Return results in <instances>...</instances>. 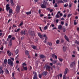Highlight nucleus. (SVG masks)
Masks as SVG:
<instances>
[{
	"label": "nucleus",
	"mask_w": 79,
	"mask_h": 79,
	"mask_svg": "<svg viewBox=\"0 0 79 79\" xmlns=\"http://www.w3.org/2000/svg\"><path fill=\"white\" fill-rule=\"evenodd\" d=\"M8 63L11 66H13V62L10 59H9L8 60Z\"/></svg>",
	"instance_id": "f257e3e1"
},
{
	"label": "nucleus",
	"mask_w": 79,
	"mask_h": 79,
	"mask_svg": "<svg viewBox=\"0 0 79 79\" xmlns=\"http://www.w3.org/2000/svg\"><path fill=\"white\" fill-rule=\"evenodd\" d=\"M77 62L75 61H74L72 62L71 64L70 65V66L71 67H74L76 65Z\"/></svg>",
	"instance_id": "f03ea898"
},
{
	"label": "nucleus",
	"mask_w": 79,
	"mask_h": 79,
	"mask_svg": "<svg viewBox=\"0 0 79 79\" xmlns=\"http://www.w3.org/2000/svg\"><path fill=\"white\" fill-rule=\"evenodd\" d=\"M33 74L34 75L33 79H38L37 77V73L35 72H33Z\"/></svg>",
	"instance_id": "7ed1b4c3"
},
{
	"label": "nucleus",
	"mask_w": 79,
	"mask_h": 79,
	"mask_svg": "<svg viewBox=\"0 0 79 79\" xmlns=\"http://www.w3.org/2000/svg\"><path fill=\"white\" fill-rule=\"evenodd\" d=\"M9 6L10 5L9 4H7L6 5V9L7 11H8L10 9V7H9Z\"/></svg>",
	"instance_id": "20e7f679"
},
{
	"label": "nucleus",
	"mask_w": 79,
	"mask_h": 79,
	"mask_svg": "<svg viewBox=\"0 0 79 79\" xmlns=\"http://www.w3.org/2000/svg\"><path fill=\"white\" fill-rule=\"evenodd\" d=\"M27 31H22L21 32V34L23 35L24 34V35H25L27 34Z\"/></svg>",
	"instance_id": "39448f33"
},
{
	"label": "nucleus",
	"mask_w": 79,
	"mask_h": 79,
	"mask_svg": "<svg viewBox=\"0 0 79 79\" xmlns=\"http://www.w3.org/2000/svg\"><path fill=\"white\" fill-rule=\"evenodd\" d=\"M16 8L17 12V13H19V12L20 10V7L19 6H17L16 7Z\"/></svg>",
	"instance_id": "423d86ee"
},
{
	"label": "nucleus",
	"mask_w": 79,
	"mask_h": 79,
	"mask_svg": "<svg viewBox=\"0 0 79 79\" xmlns=\"http://www.w3.org/2000/svg\"><path fill=\"white\" fill-rule=\"evenodd\" d=\"M64 38H65V39L68 41V42H69V39L68 38V37L66 36V35H65V36H64Z\"/></svg>",
	"instance_id": "0eeeda50"
},
{
	"label": "nucleus",
	"mask_w": 79,
	"mask_h": 79,
	"mask_svg": "<svg viewBox=\"0 0 79 79\" xmlns=\"http://www.w3.org/2000/svg\"><path fill=\"white\" fill-rule=\"evenodd\" d=\"M38 35L40 37V38H43V35H42L41 33H38Z\"/></svg>",
	"instance_id": "6e6552de"
},
{
	"label": "nucleus",
	"mask_w": 79,
	"mask_h": 79,
	"mask_svg": "<svg viewBox=\"0 0 79 79\" xmlns=\"http://www.w3.org/2000/svg\"><path fill=\"white\" fill-rule=\"evenodd\" d=\"M41 7L42 8H46V5H44V4H43L41 5Z\"/></svg>",
	"instance_id": "1a4fd4ad"
},
{
	"label": "nucleus",
	"mask_w": 79,
	"mask_h": 79,
	"mask_svg": "<svg viewBox=\"0 0 79 79\" xmlns=\"http://www.w3.org/2000/svg\"><path fill=\"white\" fill-rule=\"evenodd\" d=\"M69 79V77H66L65 75H64V76H63V79Z\"/></svg>",
	"instance_id": "9d476101"
},
{
	"label": "nucleus",
	"mask_w": 79,
	"mask_h": 79,
	"mask_svg": "<svg viewBox=\"0 0 79 79\" xmlns=\"http://www.w3.org/2000/svg\"><path fill=\"white\" fill-rule=\"evenodd\" d=\"M2 67H0V74L2 73V74L3 73L4 71L3 70H2Z\"/></svg>",
	"instance_id": "9b49d317"
},
{
	"label": "nucleus",
	"mask_w": 79,
	"mask_h": 79,
	"mask_svg": "<svg viewBox=\"0 0 79 79\" xmlns=\"http://www.w3.org/2000/svg\"><path fill=\"white\" fill-rule=\"evenodd\" d=\"M20 30V28L16 29L15 30V32H19Z\"/></svg>",
	"instance_id": "f8f14e48"
},
{
	"label": "nucleus",
	"mask_w": 79,
	"mask_h": 79,
	"mask_svg": "<svg viewBox=\"0 0 79 79\" xmlns=\"http://www.w3.org/2000/svg\"><path fill=\"white\" fill-rule=\"evenodd\" d=\"M48 73L47 71H45L43 72L42 74L46 76V75Z\"/></svg>",
	"instance_id": "ddd939ff"
},
{
	"label": "nucleus",
	"mask_w": 79,
	"mask_h": 79,
	"mask_svg": "<svg viewBox=\"0 0 79 79\" xmlns=\"http://www.w3.org/2000/svg\"><path fill=\"white\" fill-rule=\"evenodd\" d=\"M5 73L7 74H8L9 73V71L8 70V69H5Z\"/></svg>",
	"instance_id": "4468645a"
},
{
	"label": "nucleus",
	"mask_w": 79,
	"mask_h": 79,
	"mask_svg": "<svg viewBox=\"0 0 79 79\" xmlns=\"http://www.w3.org/2000/svg\"><path fill=\"white\" fill-rule=\"evenodd\" d=\"M19 50L18 49H17L15 52V54L17 55L19 53Z\"/></svg>",
	"instance_id": "2eb2a0df"
},
{
	"label": "nucleus",
	"mask_w": 79,
	"mask_h": 79,
	"mask_svg": "<svg viewBox=\"0 0 79 79\" xmlns=\"http://www.w3.org/2000/svg\"><path fill=\"white\" fill-rule=\"evenodd\" d=\"M31 47L33 48L34 49H35L37 48V47L34 45H32Z\"/></svg>",
	"instance_id": "dca6fc26"
},
{
	"label": "nucleus",
	"mask_w": 79,
	"mask_h": 79,
	"mask_svg": "<svg viewBox=\"0 0 79 79\" xmlns=\"http://www.w3.org/2000/svg\"><path fill=\"white\" fill-rule=\"evenodd\" d=\"M68 70V69L67 68H66V69H65V72H64V74H65V75L66 74Z\"/></svg>",
	"instance_id": "f3484780"
},
{
	"label": "nucleus",
	"mask_w": 79,
	"mask_h": 79,
	"mask_svg": "<svg viewBox=\"0 0 79 79\" xmlns=\"http://www.w3.org/2000/svg\"><path fill=\"white\" fill-rule=\"evenodd\" d=\"M25 54L26 55H28L29 54V52L27 51V50H26L25 51Z\"/></svg>",
	"instance_id": "a211bd4d"
},
{
	"label": "nucleus",
	"mask_w": 79,
	"mask_h": 79,
	"mask_svg": "<svg viewBox=\"0 0 79 79\" xmlns=\"http://www.w3.org/2000/svg\"><path fill=\"white\" fill-rule=\"evenodd\" d=\"M50 68L51 67L50 66L47 65L46 67V69H48L49 71H50Z\"/></svg>",
	"instance_id": "6ab92c4d"
},
{
	"label": "nucleus",
	"mask_w": 79,
	"mask_h": 79,
	"mask_svg": "<svg viewBox=\"0 0 79 79\" xmlns=\"http://www.w3.org/2000/svg\"><path fill=\"white\" fill-rule=\"evenodd\" d=\"M12 37V35H9L8 36V38L7 39V40H8V39H10Z\"/></svg>",
	"instance_id": "aec40b11"
},
{
	"label": "nucleus",
	"mask_w": 79,
	"mask_h": 79,
	"mask_svg": "<svg viewBox=\"0 0 79 79\" xmlns=\"http://www.w3.org/2000/svg\"><path fill=\"white\" fill-rule=\"evenodd\" d=\"M30 33L31 35H32L34 34V32L33 31H31L30 32Z\"/></svg>",
	"instance_id": "412c9836"
},
{
	"label": "nucleus",
	"mask_w": 79,
	"mask_h": 79,
	"mask_svg": "<svg viewBox=\"0 0 79 79\" xmlns=\"http://www.w3.org/2000/svg\"><path fill=\"white\" fill-rule=\"evenodd\" d=\"M40 56L41 58H42L45 57L44 55H40Z\"/></svg>",
	"instance_id": "4be33fe9"
},
{
	"label": "nucleus",
	"mask_w": 79,
	"mask_h": 79,
	"mask_svg": "<svg viewBox=\"0 0 79 79\" xmlns=\"http://www.w3.org/2000/svg\"><path fill=\"white\" fill-rule=\"evenodd\" d=\"M12 41H11V40H10V41L9 46H10V47H11V46H12Z\"/></svg>",
	"instance_id": "5701e85b"
},
{
	"label": "nucleus",
	"mask_w": 79,
	"mask_h": 79,
	"mask_svg": "<svg viewBox=\"0 0 79 79\" xmlns=\"http://www.w3.org/2000/svg\"><path fill=\"white\" fill-rule=\"evenodd\" d=\"M62 28V26L61 25H59V26H58V29L59 30L61 29Z\"/></svg>",
	"instance_id": "b1692460"
},
{
	"label": "nucleus",
	"mask_w": 79,
	"mask_h": 79,
	"mask_svg": "<svg viewBox=\"0 0 79 79\" xmlns=\"http://www.w3.org/2000/svg\"><path fill=\"white\" fill-rule=\"evenodd\" d=\"M7 62V60L6 59H5L4 61V64H6Z\"/></svg>",
	"instance_id": "393cba45"
},
{
	"label": "nucleus",
	"mask_w": 79,
	"mask_h": 79,
	"mask_svg": "<svg viewBox=\"0 0 79 79\" xmlns=\"http://www.w3.org/2000/svg\"><path fill=\"white\" fill-rule=\"evenodd\" d=\"M60 17V16L57 14L56 15V17L57 18H59Z\"/></svg>",
	"instance_id": "a878e982"
},
{
	"label": "nucleus",
	"mask_w": 79,
	"mask_h": 79,
	"mask_svg": "<svg viewBox=\"0 0 79 79\" xmlns=\"http://www.w3.org/2000/svg\"><path fill=\"white\" fill-rule=\"evenodd\" d=\"M26 14L27 15H30L31 14V12L30 11V12H26Z\"/></svg>",
	"instance_id": "bb28decb"
},
{
	"label": "nucleus",
	"mask_w": 79,
	"mask_h": 79,
	"mask_svg": "<svg viewBox=\"0 0 79 79\" xmlns=\"http://www.w3.org/2000/svg\"><path fill=\"white\" fill-rule=\"evenodd\" d=\"M48 15V19H50L51 18V17L50 16L51 15L50 14H49Z\"/></svg>",
	"instance_id": "cd10ccee"
},
{
	"label": "nucleus",
	"mask_w": 79,
	"mask_h": 79,
	"mask_svg": "<svg viewBox=\"0 0 79 79\" xmlns=\"http://www.w3.org/2000/svg\"><path fill=\"white\" fill-rule=\"evenodd\" d=\"M48 28V26H46L44 27V30H46Z\"/></svg>",
	"instance_id": "c85d7f7f"
},
{
	"label": "nucleus",
	"mask_w": 79,
	"mask_h": 79,
	"mask_svg": "<svg viewBox=\"0 0 79 79\" xmlns=\"http://www.w3.org/2000/svg\"><path fill=\"white\" fill-rule=\"evenodd\" d=\"M12 12V10L11 9H10L9 10V13L10 14H11Z\"/></svg>",
	"instance_id": "c756f323"
},
{
	"label": "nucleus",
	"mask_w": 79,
	"mask_h": 79,
	"mask_svg": "<svg viewBox=\"0 0 79 79\" xmlns=\"http://www.w3.org/2000/svg\"><path fill=\"white\" fill-rule=\"evenodd\" d=\"M73 24H74V25H76L77 24V23L76 22V20H74V23H73Z\"/></svg>",
	"instance_id": "7c9ffc66"
},
{
	"label": "nucleus",
	"mask_w": 79,
	"mask_h": 79,
	"mask_svg": "<svg viewBox=\"0 0 79 79\" xmlns=\"http://www.w3.org/2000/svg\"><path fill=\"white\" fill-rule=\"evenodd\" d=\"M23 69H24L25 70H27V67H23Z\"/></svg>",
	"instance_id": "2f4dec72"
},
{
	"label": "nucleus",
	"mask_w": 79,
	"mask_h": 79,
	"mask_svg": "<svg viewBox=\"0 0 79 79\" xmlns=\"http://www.w3.org/2000/svg\"><path fill=\"white\" fill-rule=\"evenodd\" d=\"M48 44L50 46H51L52 45V43L50 42H48Z\"/></svg>",
	"instance_id": "473e14b6"
},
{
	"label": "nucleus",
	"mask_w": 79,
	"mask_h": 79,
	"mask_svg": "<svg viewBox=\"0 0 79 79\" xmlns=\"http://www.w3.org/2000/svg\"><path fill=\"white\" fill-rule=\"evenodd\" d=\"M59 60L60 62H62L63 60V59L60 58H59Z\"/></svg>",
	"instance_id": "72a5a7b5"
},
{
	"label": "nucleus",
	"mask_w": 79,
	"mask_h": 79,
	"mask_svg": "<svg viewBox=\"0 0 79 79\" xmlns=\"http://www.w3.org/2000/svg\"><path fill=\"white\" fill-rule=\"evenodd\" d=\"M63 51L64 52L66 51V48L65 47H63Z\"/></svg>",
	"instance_id": "f704fd0d"
},
{
	"label": "nucleus",
	"mask_w": 79,
	"mask_h": 79,
	"mask_svg": "<svg viewBox=\"0 0 79 79\" xmlns=\"http://www.w3.org/2000/svg\"><path fill=\"white\" fill-rule=\"evenodd\" d=\"M68 6V4H66L64 5V7H66Z\"/></svg>",
	"instance_id": "c9c22d12"
},
{
	"label": "nucleus",
	"mask_w": 79,
	"mask_h": 79,
	"mask_svg": "<svg viewBox=\"0 0 79 79\" xmlns=\"http://www.w3.org/2000/svg\"><path fill=\"white\" fill-rule=\"evenodd\" d=\"M60 43V41L59 40H58L56 41V43L57 44H59Z\"/></svg>",
	"instance_id": "e433bc0d"
},
{
	"label": "nucleus",
	"mask_w": 79,
	"mask_h": 79,
	"mask_svg": "<svg viewBox=\"0 0 79 79\" xmlns=\"http://www.w3.org/2000/svg\"><path fill=\"white\" fill-rule=\"evenodd\" d=\"M15 39V38L14 37H13L10 40H11V41H12V40H14Z\"/></svg>",
	"instance_id": "4c0bfd02"
},
{
	"label": "nucleus",
	"mask_w": 79,
	"mask_h": 79,
	"mask_svg": "<svg viewBox=\"0 0 79 79\" xmlns=\"http://www.w3.org/2000/svg\"><path fill=\"white\" fill-rule=\"evenodd\" d=\"M22 65H23V67H24V66L25 65V66L26 65V64L25 63H23V64H22Z\"/></svg>",
	"instance_id": "58836bf2"
},
{
	"label": "nucleus",
	"mask_w": 79,
	"mask_h": 79,
	"mask_svg": "<svg viewBox=\"0 0 79 79\" xmlns=\"http://www.w3.org/2000/svg\"><path fill=\"white\" fill-rule=\"evenodd\" d=\"M0 49L1 50H3V47L2 46L1 48H0Z\"/></svg>",
	"instance_id": "ea45409f"
},
{
	"label": "nucleus",
	"mask_w": 79,
	"mask_h": 79,
	"mask_svg": "<svg viewBox=\"0 0 79 79\" xmlns=\"http://www.w3.org/2000/svg\"><path fill=\"white\" fill-rule=\"evenodd\" d=\"M12 53L11 52H10L9 53L8 55L9 56H10L11 55Z\"/></svg>",
	"instance_id": "a19ab883"
},
{
	"label": "nucleus",
	"mask_w": 79,
	"mask_h": 79,
	"mask_svg": "<svg viewBox=\"0 0 79 79\" xmlns=\"http://www.w3.org/2000/svg\"><path fill=\"white\" fill-rule=\"evenodd\" d=\"M72 15V14H69L68 15V17H70Z\"/></svg>",
	"instance_id": "79ce46f5"
},
{
	"label": "nucleus",
	"mask_w": 79,
	"mask_h": 79,
	"mask_svg": "<svg viewBox=\"0 0 79 79\" xmlns=\"http://www.w3.org/2000/svg\"><path fill=\"white\" fill-rule=\"evenodd\" d=\"M75 43L79 44V42H78L77 40H76V41H75Z\"/></svg>",
	"instance_id": "37998d69"
},
{
	"label": "nucleus",
	"mask_w": 79,
	"mask_h": 79,
	"mask_svg": "<svg viewBox=\"0 0 79 79\" xmlns=\"http://www.w3.org/2000/svg\"><path fill=\"white\" fill-rule=\"evenodd\" d=\"M60 17L62 16H63V14L62 13H60Z\"/></svg>",
	"instance_id": "c03bdc74"
},
{
	"label": "nucleus",
	"mask_w": 79,
	"mask_h": 79,
	"mask_svg": "<svg viewBox=\"0 0 79 79\" xmlns=\"http://www.w3.org/2000/svg\"><path fill=\"white\" fill-rule=\"evenodd\" d=\"M65 31H66V29L65 28H64L63 30V31H64V32H65Z\"/></svg>",
	"instance_id": "a18cd8bd"
},
{
	"label": "nucleus",
	"mask_w": 79,
	"mask_h": 79,
	"mask_svg": "<svg viewBox=\"0 0 79 79\" xmlns=\"http://www.w3.org/2000/svg\"><path fill=\"white\" fill-rule=\"evenodd\" d=\"M54 6H55V7H58V6H57V4H56V3L55 4V5Z\"/></svg>",
	"instance_id": "49530a36"
},
{
	"label": "nucleus",
	"mask_w": 79,
	"mask_h": 79,
	"mask_svg": "<svg viewBox=\"0 0 79 79\" xmlns=\"http://www.w3.org/2000/svg\"><path fill=\"white\" fill-rule=\"evenodd\" d=\"M23 24V22H22L20 24L19 26H21Z\"/></svg>",
	"instance_id": "de8ad7c7"
},
{
	"label": "nucleus",
	"mask_w": 79,
	"mask_h": 79,
	"mask_svg": "<svg viewBox=\"0 0 79 79\" xmlns=\"http://www.w3.org/2000/svg\"><path fill=\"white\" fill-rule=\"evenodd\" d=\"M43 37H45V38H46V37H47L46 36V35H45V34L44 35Z\"/></svg>",
	"instance_id": "09e8293b"
},
{
	"label": "nucleus",
	"mask_w": 79,
	"mask_h": 79,
	"mask_svg": "<svg viewBox=\"0 0 79 79\" xmlns=\"http://www.w3.org/2000/svg\"><path fill=\"white\" fill-rule=\"evenodd\" d=\"M61 24H62V25H63L64 24V22L63 21H61Z\"/></svg>",
	"instance_id": "8fccbe9b"
},
{
	"label": "nucleus",
	"mask_w": 79,
	"mask_h": 79,
	"mask_svg": "<svg viewBox=\"0 0 79 79\" xmlns=\"http://www.w3.org/2000/svg\"><path fill=\"white\" fill-rule=\"evenodd\" d=\"M12 77H13V78H14V73H12Z\"/></svg>",
	"instance_id": "3c124183"
},
{
	"label": "nucleus",
	"mask_w": 79,
	"mask_h": 79,
	"mask_svg": "<svg viewBox=\"0 0 79 79\" xmlns=\"http://www.w3.org/2000/svg\"><path fill=\"white\" fill-rule=\"evenodd\" d=\"M17 70L19 71V72H20V68H19L18 69H17Z\"/></svg>",
	"instance_id": "603ef678"
},
{
	"label": "nucleus",
	"mask_w": 79,
	"mask_h": 79,
	"mask_svg": "<svg viewBox=\"0 0 79 79\" xmlns=\"http://www.w3.org/2000/svg\"><path fill=\"white\" fill-rule=\"evenodd\" d=\"M64 42V40H63V39H62L61 40V43H63V42Z\"/></svg>",
	"instance_id": "864d4df0"
},
{
	"label": "nucleus",
	"mask_w": 79,
	"mask_h": 79,
	"mask_svg": "<svg viewBox=\"0 0 79 79\" xmlns=\"http://www.w3.org/2000/svg\"><path fill=\"white\" fill-rule=\"evenodd\" d=\"M55 55L54 54H52V57H53V58H54L55 57Z\"/></svg>",
	"instance_id": "5fc2aeb1"
},
{
	"label": "nucleus",
	"mask_w": 79,
	"mask_h": 79,
	"mask_svg": "<svg viewBox=\"0 0 79 79\" xmlns=\"http://www.w3.org/2000/svg\"><path fill=\"white\" fill-rule=\"evenodd\" d=\"M19 57V55H17V56L16 57L15 59H16L18 58Z\"/></svg>",
	"instance_id": "6e6d98bb"
},
{
	"label": "nucleus",
	"mask_w": 79,
	"mask_h": 79,
	"mask_svg": "<svg viewBox=\"0 0 79 79\" xmlns=\"http://www.w3.org/2000/svg\"><path fill=\"white\" fill-rule=\"evenodd\" d=\"M55 3V0H53V4H54Z\"/></svg>",
	"instance_id": "4d7b16f0"
},
{
	"label": "nucleus",
	"mask_w": 79,
	"mask_h": 79,
	"mask_svg": "<svg viewBox=\"0 0 79 79\" xmlns=\"http://www.w3.org/2000/svg\"><path fill=\"white\" fill-rule=\"evenodd\" d=\"M60 77H62V74H60Z\"/></svg>",
	"instance_id": "13d9d810"
},
{
	"label": "nucleus",
	"mask_w": 79,
	"mask_h": 79,
	"mask_svg": "<svg viewBox=\"0 0 79 79\" xmlns=\"http://www.w3.org/2000/svg\"><path fill=\"white\" fill-rule=\"evenodd\" d=\"M53 11V9H51L50 10V12H52Z\"/></svg>",
	"instance_id": "bf43d9fd"
},
{
	"label": "nucleus",
	"mask_w": 79,
	"mask_h": 79,
	"mask_svg": "<svg viewBox=\"0 0 79 79\" xmlns=\"http://www.w3.org/2000/svg\"><path fill=\"white\" fill-rule=\"evenodd\" d=\"M39 76L40 78H41V75H40V74H39Z\"/></svg>",
	"instance_id": "052dcab7"
},
{
	"label": "nucleus",
	"mask_w": 79,
	"mask_h": 79,
	"mask_svg": "<svg viewBox=\"0 0 79 79\" xmlns=\"http://www.w3.org/2000/svg\"><path fill=\"white\" fill-rule=\"evenodd\" d=\"M64 18H65V17H66V16H67V15H64Z\"/></svg>",
	"instance_id": "680f3d73"
},
{
	"label": "nucleus",
	"mask_w": 79,
	"mask_h": 79,
	"mask_svg": "<svg viewBox=\"0 0 79 79\" xmlns=\"http://www.w3.org/2000/svg\"><path fill=\"white\" fill-rule=\"evenodd\" d=\"M56 22L57 23H58L59 22V20L58 19H56Z\"/></svg>",
	"instance_id": "e2e57ef3"
},
{
	"label": "nucleus",
	"mask_w": 79,
	"mask_h": 79,
	"mask_svg": "<svg viewBox=\"0 0 79 79\" xmlns=\"http://www.w3.org/2000/svg\"><path fill=\"white\" fill-rule=\"evenodd\" d=\"M11 5L13 6L14 5V3L13 2L11 3Z\"/></svg>",
	"instance_id": "0e129e2a"
},
{
	"label": "nucleus",
	"mask_w": 79,
	"mask_h": 79,
	"mask_svg": "<svg viewBox=\"0 0 79 79\" xmlns=\"http://www.w3.org/2000/svg\"><path fill=\"white\" fill-rule=\"evenodd\" d=\"M10 51L9 50H8L7 52V53L9 54L10 52Z\"/></svg>",
	"instance_id": "69168bd1"
},
{
	"label": "nucleus",
	"mask_w": 79,
	"mask_h": 79,
	"mask_svg": "<svg viewBox=\"0 0 79 79\" xmlns=\"http://www.w3.org/2000/svg\"><path fill=\"white\" fill-rule=\"evenodd\" d=\"M77 31H79V27H78L77 28Z\"/></svg>",
	"instance_id": "338daca9"
},
{
	"label": "nucleus",
	"mask_w": 79,
	"mask_h": 79,
	"mask_svg": "<svg viewBox=\"0 0 79 79\" xmlns=\"http://www.w3.org/2000/svg\"><path fill=\"white\" fill-rule=\"evenodd\" d=\"M77 49H78V51H79V47L77 46Z\"/></svg>",
	"instance_id": "774afa93"
}]
</instances>
